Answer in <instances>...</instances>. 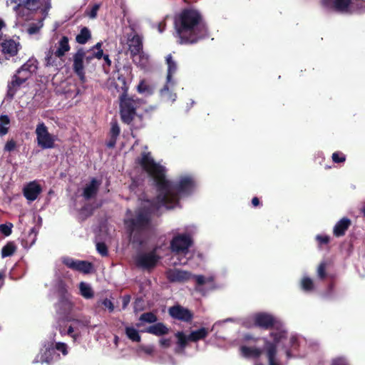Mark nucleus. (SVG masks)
I'll return each instance as SVG.
<instances>
[{
    "instance_id": "58",
    "label": "nucleus",
    "mask_w": 365,
    "mask_h": 365,
    "mask_svg": "<svg viewBox=\"0 0 365 365\" xmlns=\"http://www.w3.org/2000/svg\"><path fill=\"white\" fill-rule=\"evenodd\" d=\"M130 302V297L124 296L123 298V309H125Z\"/></svg>"
},
{
    "instance_id": "15",
    "label": "nucleus",
    "mask_w": 365,
    "mask_h": 365,
    "mask_svg": "<svg viewBox=\"0 0 365 365\" xmlns=\"http://www.w3.org/2000/svg\"><path fill=\"white\" fill-rule=\"evenodd\" d=\"M165 274L169 282L176 283L185 282L192 277L190 272L177 268L168 269Z\"/></svg>"
},
{
    "instance_id": "49",
    "label": "nucleus",
    "mask_w": 365,
    "mask_h": 365,
    "mask_svg": "<svg viewBox=\"0 0 365 365\" xmlns=\"http://www.w3.org/2000/svg\"><path fill=\"white\" fill-rule=\"evenodd\" d=\"M11 224H3L0 225V232L5 236H9L11 233Z\"/></svg>"
},
{
    "instance_id": "3",
    "label": "nucleus",
    "mask_w": 365,
    "mask_h": 365,
    "mask_svg": "<svg viewBox=\"0 0 365 365\" xmlns=\"http://www.w3.org/2000/svg\"><path fill=\"white\" fill-rule=\"evenodd\" d=\"M174 26L181 44L196 43L209 36L200 13L195 9H185L177 15Z\"/></svg>"
},
{
    "instance_id": "36",
    "label": "nucleus",
    "mask_w": 365,
    "mask_h": 365,
    "mask_svg": "<svg viewBox=\"0 0 365 365\" xmlns=\"http://www.w3.org/2000/svg\"><path fill=\"white\" fill-rule=\"evenodd\" d=\"M7 4L12 6L13 11L17 16L19 17L21 16L23 12V0H10V1L7 2Z\"/></svg>"
},
{
    "instance_id": "17",
    "label": "nucleus",
    "mask_w": 365,
    "mask_h": 365,
    "mask_svg": "<svg viewBox=\"0 0 365 365\" xmlns=\"http://www.w3.org/2000/svg\"><path fill=\"white\" fill-rule=\"evenodd\" d=\"M41 191L42 188L36 181L31 182L24 186V197L29 201H34Z\"/></svg>"
},
{
    "instance_id": "7",
    "label": "nucleus",
    "mask_w": 365,
    "mask_h": 365,
    "mask_svg": "<svg viewBox=\"0 0 365 365\" xmlns=\"http://www.w3.org/2000/svg\"><path fill=\"white\" fill-rule=\"evenodd\" d=\"M96 325L91 324V317L89 316H81L79 318L71 320L66 331L60 330L61 335H68L73 341L79 340L86 329L93 330Z\"/></svg>"
},
{
    "instance_id": "51",
    "label": "nucleus",
    "mask_w": 365,
    "mask_h": 365,
    "mask_svg": "<svg viewBox=\"0 0 365 365\" xmlns=\"http://www.w3.org/2000/svg\"><path fill=\"white\" fill-rule=\"evenodd\" d=\"M96 248L98 252L102 255V256H106L108 254L107 247L105 244L103 243H97L96 244Z\"/></svg>"
},
{
    "instance_id": "59",
    "label": "nucleus",
    "mask_w": 365,
    "mask_h": 365,
    "mask_svg": "<svg viewBox=\"0 0 365 365\" xmlns=\"http://www.w3.org/2000/svg\"><path fill=\"white\" fill-rule=\"evenodd\" d=\"M233 321H234V320H233V319H232V318H227V319H225V320H224V321H220V322H216V323L213 325V327H212V329H211V330H210V331H212V330H213V329H214V327H215V325L218 324H222V323H225V322H233Z\"/></svg>"
},
{
    "instance_id": "1",
    "label": "nucleus",
    "mask_w": 365,
    "mask_h": 365,
    "mask_svg": "<svg viewBox=\"0 0 365 365\" xmlns=\"http://www.w3.org/2000/svg\"><path fill=\"white\" fill-rule=\"evenodd\" d=\"M143 170L153 179L158 189L155 202L141 200L138 209L133 212L128 210L124 224L129 233L131 242L141 246L143 240L141 235L153 229L151 213L161 207L173 209L179 204L180 198L192 194L195 188V178L191 174H182L176 182L166 178V168L156 163L150 153H143L138 160Z\"/></svg>"
},
{
    "instance_id": "19",
    "label": "nucleus",
    "mask_w": 365,
    "mask_h": 365,
    "mask_svg": "<svg viewBox=\"0 0 365 365\" xmlns=\"http://www.w3.org/2000/svg\"><path fill=\"white\" fill-rule=\"evenodd\" d=\"M1 51L6 58L15 56L19 49V43L13 39L4 40L1 43Z\"/></svg>"
},
{
    "instance_id": "46",
    "label": "nucleus",
    "mask_w": 365,
    "mask_h": 365,
    "mask_svg": "<svg viewBox=\"0 0 365 365\" xmlns=\"http://www.w3.org/2000/svg\"><path fill=\"white\" fill-rule=\"evenodd\" d=\"M354 2L355 8L353 10L354 12H363L365 11V0H352Z\"/></svg>"
},
{
    "instance_id": "37",
    "label": "nucleus",
    "mask_w": 365,
    "mask_h": 365,
    "mask_svg": "<svg viewBox=\"0 0 365 365\" xmlns=\"http://www.w3.org/2000/svg\"><path fill=\"white\" fill-rule=\"evenodd\" d=\"M10 124V120L7 115L0 116V135L3 136L8 132Z\"/></svg>"
},
{
    "instance_id": "23",
    "label": "nucleus",
    "mask_w": 365,
    "mask_h": 365,
    "mask_svg": "<svg viewBox=\"0 0 365 365\" xmlns=\"http://www.w3.org/2000/svg\"><path fill=\"white\" fill-rule=\"evenodd\" d=\"M165 62L168 66L167 76H166V80H167L168 83H170L172 81H175V79L173 78V76L178 71L177 62L175 60H173L171 54H168L165 57Z\"/></svg>"
},
{
    "instance_id": "52",
    "label": "nucleus",
    "mask_w": 365,
    "mask_h": 365,
    "mask_svg": "<svg viewBox=\"0 0 365 365\" xmlns=\"http://www.w3.org/2000/svg\"><path fill=\"white\" fill-rule=\"evenodd\" d=\"M100 8V4H94L91 9L90 10V11L88 13V16L91 18V19H95L97 16V12L98 11Z\"/></svg>"
},
{
    "instance_id": "45",
    "label": "nucleus",
    "mask_w": 365,
    "mask_h": 365,
    "mask_svg": "<svg viewBox=\"0 0 365 365\" xmlns=\"http://www.w3.org/2000/svg\"><path fill=\"white\" fill-rule=\"evenodd\" d=\"M315 239L318 243L319 247L323 245H327L330 241V237L327 235H317Z\"/></svg>"
},
{
    "instance_id": "30",
    "label": "nucleus",
    "mask_w": 365,
    "mask_h": 365,
    "mask_svg": "<svg viewBox=\"0 0 365 365\" xmlns=\"http://www.w3.org/2000/svg\"><path fill=\"white\" fill-rule=\"evenodd\" d=\"M175 337L178 339V346L175 348V351L176 353H183L187 341H190L188 336H186L182 331H178L175 334Z\"/></svg>"
},
{
    "instance_id": "4",
    "label": "nucleus",
    "mask_w": 365,
    "mask_h": 365,
    "mask_svg": "<svg viewBox=\"0 0 365 365\" xmlns=\"http://www.w3.org/2000/svg\"><path fill=\"white\" fill-rule=\"evenodd\" d=\"M193 243L192 237L188 233H178L170 241V249L173 253L172 257L174 265L187 264L190 257V247Z\"/></svg>"
},
{
    "instance_id": "33",
    "label": "nucleus",
    "mask_w": 365,
    "mask_h": 365,
    "mask_svg": "<svg viewBox=\"0 0 365 365\" xmlns=\"http://www.w3.org/2000/svg\"><path fill=\"white\" fill-rule=\"evenodd\" d=\"M209 334V330L205 328H200L190 332L188 335V339L191 341H197L198 340L205 338Z\"/></svg>"
},
{
    "instance_id": "42",
    "label": "nucleus",
    "mask_w": 365,
    "mask_h": 365,
    "mask_svg": "<svg viewBox=\"0 0 365 365\" xmlns=\"http://www.w3.org/2000/svg\"><path fill=\"white\" fill-rule=\"evenodd\" d=\"M37 69V61L35 59H30L24 63V72L28 71L30 73L35 72Z\"/></svg>"
},
{
    "instance_id": "55",
    "label": "nucleus",
    "mask_w": 365,
    "mask_h": 365,
    "mask_svg": "<svg viewBox=\"0 0 365 365\" xmlns=\"http://www.w3.org/2000/svg\"><path fill=\"white\" fill-rule=\"evenodd\" d=\"M15 147L16 143L14 140H11L6 143L4 149L6 151L11 152L14 150Z\"/></svg>"
},
{
    "instance_id": "60",
    "label": "nucleus",
    "mask_w": 365,
    "mask_h": 365,
    "mask_svg": "<svg viewBox=\"0 0 365 365\" xmlns=\"http://www.w3.org/2000/svg\"><path fill=\"white\" fill-rule=\"evenodd\" d=\"M252 205H253L254 207L257 206V205L259 204V199H258L257 197H254V198H252Z\"/></svg>"
},
{
    "instance_id": "50",
    "label": "nucleus",
    "mask_w": 365,
    "mask_h": 365,
    "mask_svg": "<svg viewBox=\"0 0 365 365\" xmlns=\"http://www.w3.org/2000/svg\"><path fill=\"white\" fill-rule=\"evenodd\" d=\"M138 91L140 93H150L149 86L145 83L144 81H141L138 86Z\"/></svg>"
},
{
    "instance_id": "16",
    "label": "nucleus",
    "mask_w": 365,
    "mask_h": 365,
    "mask_svg": "<svg viewBox=\"0 0 365 365\" xmlns=\"http://www.w3.org/2000/svg\"><path fill=\"white\" fill-rule=\"evenodd\" d=\"M168 312L173 318L185 322H190L193 317L192 314L189 309L180 305H175L170 307Z\"/></svg>"
},
{
    "instance_id": "25",
    "label": "nucleus",
    "mask_w": 365,
    "mask_h": 365,
    "mask_svg": "<svg viewBox=\"0 0 365 365\" xmlns=\"http://www.w3.org/2000/svg\"><path fill=\"white\" fill-rule=\"evenodd\" d=\"M100 184L101 182L96 179H92L84 188L83 197L87 200L93 197L97 193Z\"/></svg>"
},
{
    "instance_id": "27",
    "label": "nucleus",
    "mask_w": 365,
    "mask_h": 365,
    "mask_svg": "<svg viewBox=\"0 0 365 365\" xmlns=\"http://www.w3.org/2000/svg\"><path fill=\"white\" fill-rule=\"evenodd\" d=\"M196 281V287L195 289L196 291L205 294V291L203 289V285L207 284H212L213 282V277L211 276L205 277L203 275H195L192 276Z\"/></svg>"
},
{
    "instance_id": "31",
    "label": "nucleus",
    "mask_w": 365,
    "mask_h": 365,
    "mask_svg": "<svg viewBox=\"0 0 365 365\" xmlns=\"http://www.w3.org/2000/svg\"><path fill=\"white\" fill-rule=\"evenodd\" d=\"M146 331L156 336H161L166 334L168 332V329L162 323H157L150 326Z\"/></svg>"
},
{
    "instance_id": "12",
    "label": "nucleus",
    "mask_w": 365,
    "mask_h": 365,
    "mask_svg": "<svg viewBox=\"0 0 365 365\" xmlns=\"http://www.w3.org/2000/svg\"><path fill=\"white\" fill-rule=\"evenodd\" d=\"M325 7L342 14H351L355 8L352 0H323Z\"/></svg>"
},
{
    "instance_id": "11",
    "label": "nucleus",
    "mask_w": 365,
    "mask_h": 365,
    "mask_svg": "<svg viewBox=\"0 0 365 365\" xmlns=\"http://www.w3.org/2000/svg\"><path fill=\"white\" fill-rule=\"evenodd\" d=\"M61 261L68 268L83 274L91 272L93 269V265L91 262L85 260L76 259L68 256L62 257Z\"/></svg>"
},
{
    "instance_id": "20",
    "label": "nucleus",
    "mask_w": 365,
    "mask_h": 365,
    "mask_svg": "<svg viewBox=\"0 0 365 365\" xmlns=\"http://www.w3.org/2000/svg\"><path fill=\"white\" fill-rule=\"evenodd\" d=\"M175 84V81L168 83L166 81L165 86L160 89V95L164 101L173 103L176 101L177 94L172 91Z\"/></svg>"
},
{
    "instance_id": "28",
    "label": "nucleus",
    "mask_w": 365,
    "mask_h": 365,
    "mask_svg": "<svg viewBox=\"0 0 365 365\" xmlns=\"http://www.w3.org/2000/svg\"><path fill=\"white\" fill-rule=\"evenodd\" d=\"M69 50L68 38L66 36H63L58 43V48L55 51V56L58 58H61Z\"/></svg>"
},
{
    "instance_id": "13",
    "label": "nucleus",
    "mask_w": 365,
    "mask_h": 365,
    "mask_svg": "<svg viewBox=\"0 0 365 365\" xmlns=\"http://www.w3.org/2000/svg\"><path fill=\"white\" fill-rule=\"evenodd\" d=\"M38 145L43 149L51 148L54 145V137L51 135L43 123H39L36 129Z\"/></svg>"
},
{
    "instance_id": "34",
    "label": "nucleus",
    "mask_w": 365,
    "mask_h": 365,
    "mask_svg": "<svg viewBox=\"0 0 365 365\" xmlns=\"http://www.w3.org/2000/svg\"><path fill=\"white\" fill-rule=\"evenodd\" d=\"M127 337L134 342H139L140 341V336L138 331L133 327H126L125 329Z\"/></svg>"
},
{
    "instance_id": "38",
    "label": "nucleus",
    "mask_w": 365,
    "mask_h": 365,
    "mask_svg": "<svg viewBox=\"0 0 365 365\" xmlns=\"http://www.w3.org/2000/svg\"><path fill=\"white\" fill-rule=\"evenodd\" d=\"M16 249V246L13 242H8L1 250V257L4 258L12 255Z\"/></svg>"
},
{
    "instance_id": "35",
    "label": "nucleus",
    "mask_w": 365,
    "mask_h": 365,
    "mask_svg": "<svg viewBox=\"0 0 365 365\" xmlns=\"http://www.w3.org/2000/svg\"><path fill=\"white\" fill-rule=\"evenodd\" d=\"M91 38V32L86 27H83L76 36V41L80 44H85Z\"/></svg>"
},
{
    "instance_id": "57",
    "label": "nucleus",
    "mask_w": 365,
    "mask_h": 365,
    "mask_svg": "<svg viewBox=\"0 0 365 365\" xmlns=\"http://www.w3.org/2000/svg\"><path fill=\"white\" fill-rule=\"evenodd\" d=\"M95 58L101 59L103 56V51L102 49L98 50L96 52L93 51Z\"/></svg>"
},
{
    "instance_id": "9",
    "label": "nucleus",
    "mask_w": 365,
    "mask_h": 365,
    "mask_svg": "<svg viewBox=\"0 0 365 365\" xmlns=\"http://www.w3.org/2000/svg\"><path fill=\"white\" fill-rule=\"evenodd\" d=\"M73 69L82 82L86 80L83 62L89 64L95 58L91 50L86 51L83 48H79L73 56Z\"/></svg>"
},
{
    "instance_id": "43",
    "label": "nucleus",
    "mask_w": 365,
    "mask_h": 365,
    "mask_svg": "<svg viewBox=\"0 0 365 365\" xmlns=\"http://www.w3.org/2000/svg\"><path fill=\"white\" fill-rule=\"evenodd\" d=\"M140 320L143 322L154 323L157 321V317L154 314L151 312H147L141 314L140 317Z\"/></svg>"
},
{
    "instance_id": "47",
    "label": "nucleus",
    "mask_w": 365,
    "mask_h": 365,
    "mask_svg": "<svg viewBox=\"0 0 365 365\" xmlns=\"http://www.w3.org/2000/svg\"><path fill=\"white\" fill-rule=\"evenodd\" d=\"M332 160L335 163H344L346 160V155L340 152H335L331 156Z\"/></svg>"
},
{
    "instance_id": "26",
    "label": "nucleus",
    "mask_w": 365,
    "mask_h": 365,
    "mask_svg": "<svg viewBox=\"0 0 365 365\" xmlns=\"http://www.w3.org/2000/svg\"><path fill=\"white\" fill-rule=\"evenodd\" d=\"M120 129L118 123L114 120L111 122V128L110 130V139L107 143L108 148H113L115 145L117 138L120 134Z\"/></svg>"
},
{
    "instance_id": "56",
    "label": "nucleus",
    "mask_w": 365,
    "mask_h": 365,
    "mask_svg": "<svg viewBox=\"0 0 365 365\" xmlns=\"http://www.w3.org/2000/svg\"><path fill=\"white\" fill-rule=\"evenodd\" d=\"M160 344L163 347H169L171 344V340L170 339H160Z\"/></svg>"
},
{
    "instance_id": "41",
    "label": "nucleus",
    "mask_w": 365,
    "mask_h": 365,
    "mask_svg": "<svg viewBox=\"0 0 365 365\" xmlns=\"http://www.w3.org/2000/svg\"><path fill=\"white\" fill-rule=\"evenodd\" d=\"M327 267V262L325 261H322L318 266L317 269V277L320 279H323L326 277V270Z\"/></svg>"
},
{
    "instance_id": "32",
    "label": "nucleus",
    "mask_w": 365,
    "mask_h": 365,
    "mask_svg": "<svg viewBox=\"0 0 365 365\" xmlns=\"http://www.w3.org/2000/svg\"><path fill=\"white\" fill-rule=\"evenodd\" d=\"M300 288L304 292H312L315 289L313 279L308 276H304L300 280Z\"/></svg>"
},
{
    "instance_id": "62",
    "label": "nucleus",
    "mask_w": 365,
    "mask_h": 365,
    "mask_svg": "<svg viewBox=\"0 0 365 365\" xmlns=\"http://www.w3.org/2000/svg\"><path fill=\"white\" fill-rule=\"evenodd\" d=\"M101 46H102V43L101 42H98L91 50L92 51L94 49L99 50V49H101Z\"/></svg>"
},
{
    "instance_id": "39",
    "label": "nucleus",
    "mask_w": 365,
    "mask_h": 365,
    "mask_svg": "<svg viewBox=\"0 0 365 365\" xmlns=\"http://www.w3.org/2000/svg\"><path fill=\"white\" fill-rule=\"evenodd\" d=\"M38 232V227L36 226L32 227L30 230V233L28 236V240H26V242H24V248H26L27 244H29V247H31L35 243Z\"/></svg>"
},
{
    "instance_id": "6",
    "label": "nucleus",
    "mask_w": 365,
    "mask_h": 365,
    "mask_svg": "<svg viewBox=\"0 0 365 365\" xmlns=\"http://www.w3.org/2000/svg\"><path fill=\"white\" fill-rule=\"evenodd\" d=\"M56 335L55 332H51L42 341L40 351L35 357L34 363L53 365L61 359V355L56 352L54 346Z\"/></svg>"
},
{
    "instance_id": "40",
    "label": "nucleus",
    "mask_w": 365,
    "mask_h": 365,
    "mask_svg": "<svg viewBox=\"0 0 365 365\" xmlns=\"http://www.w3.org/2000/svg\"><path fill=\"white\" fill-rule=\"evenodd\" d=\"M54 346L56 352L61 353L63 356H66L68 354V346L63 342H56L55 341Z\"/></svg>"
},
{
    "instance_id": "2",
    "label": "nucleus",
    "mask_w": 365,
    "mask_h": 365,
    "mask_svg": "<svg viewBox=\"0 0 365 365\" xmlns=\"http://www.w3.org/2000/svg\"><path fill=\"white\" fill-rule=\"evenodd\" d=\"M271 339L265 338L262 339L263 341V349L252 346L242 345L240 348L242 356L245 358H258L263 351L265 352L269 365H284L282 362L278 349L282 347L287 359L296 356H303L304 354L300 352V346L304 339L291 336L287 337V333L283 329L273 330L270 333ZM244 340L249 341L252 340L254 342L261 341V339H254L250 334L244 336Z\"/></svg>"
},
{
    "instance_id": "44",
    "label": "nucleus",
    "mask_w": 365,
    "mask_h": 365,
    "mask_svg": "<svg viewBox=\"0 0 365 365\" xmlns=\"http://www.w3.org/2000/svg\"><path fill=\"white\" fill-rule=\"evenodd\" d=\"M59 304L63 307V312H68L71 310L72 308V303L67 298L63 297L60 301Z\"/></svg>"
},
{
    "instance_id": "18",
    "label": "nucleus",
    "mask_w": 365,
    "mask_h": 365,
    "mask_svg": "<svg viewBox=\"0 0 365 365\" xmlns=\"http://www.w3.org/2000/svg\"><path fill=\"white\" fill-rule=\"evenodd\" d=\"M128 45L130 54L138 53L143 51V37L133 32L128 38Z\"/></svg>"
},
{
    "instance_id": "48",
    "label": "nucleus",
    "mask_w": 365,
    "mask_h": 365,
    "mask_svg": "<svg viewBox=\"0 0 365 365\" xmlns=\"http://www.w3.org/2000/svg\"><path fill=\"white\" fill-rule=\"evenodd\" d=\"M331 365H350L348 359L344 356H338L333 359Z\"/></svg>"
},
{
    "instance_id": "5",
    "label": "nucleus",
    "mask_w": 365,
    "mask_h": 365,
    "mask_svg": "<svg viewBox=\"0 0 365 365\" xmlns=\"http://www.w3.org/2000/svg\"><path fill=\"white\" fill-rule=\"evenodd\" d=\"M51 8V0H24V9L34 12L40 11L41 16L36 22L27 25L26 32L29 36L38 35L43 26V21Z\"/></svg>"
},
{
    "instance_id": "22",
    "label": "nucleus",
    "mask_w": 365,
    "mask_h": 365,
    "mask_svg": "<svg viewBox=\"0 0 365 365\" xmlns=\"http://www.w3.org/2000/svg\"><path fill=\"white\" fill-rule=\"evenodd\" d=\"M351 220L347 217H343L339 220L333 228V234L335 237H339L345 235L346 231L351 225Z\"/></svg>"
},
{
    "instance_id": "8",
    "label": "nucleus",
    "mask_w": 365,
    "mask_h": 365,
    "mask_svg": "<svg viewBox=\"0 0 365 365\" xmlns=\"http://www.w3.org/2000/svg\"><path fill=\"white\" fill-rule=\"evenodd\" d=\"M127 89L120 97V113L122 120L130 124L136 116V110L140 105L138 98L130 97L126 94Z\"/></svg>"
},
{
    "instance_id": "24",
    "label": "nucleus",
    "mask_w": 365,
    "mask_h": 365,
    "mask_svg": "<svg viewBox=\"0 0 365 365\" xmlns=\"http://www.w3.org/2000/svg\"><path fill=\"white\" fill-rule=\"evenodd\" d=\"M133 62L140 68L145 69L149 64V56L143 51L131 54Z\"/></svg>"
},
{
    "instance_id": "21",
    "label": "nucleus",
    "mask_w": 365,
    "mask_h": 365,
    "mask_svg": "<svg viewBox=\"0 0 365 365\" xmlns=\"http://www.w3.org/2000/svg\"><path fill=\"white\" fill-rule=\"evenodd\" d=\"M22 70L23 66L18 68L16 73L12 76L11 81L8 86L7 95L11 98L15 95L16 92L20 88L23 83L22 79L18 76V74L21 73Z\"/></svg>"
},
{
    "instance_id": "63",
    "label": "nucleus",
    "mask_w": 365,
    "mask_h": 365,
    "mask_svg": "<svg viewBox=\"0 0 365 365\" xmlns=\"http://www.w3.org/2000/svg\"><path fill=\"white\" fill-rule=\"evenodd\" d=\"M103 59L108 66L111 64V61L110 60L108 55H104Z\"/></svg>"
},
{
    "instance_id": "54",
    "label": "nucleus",
    "mask_w": 365,
    "mask_h": 365,
    "mask_svg": "<svg viewBox=\"0 0 365 365\" xmlns=\"http://www.w3.org/2000/svg\"><path fill=\"white\" fill-rule=\"evenodd\" d=\"M140 349L143 351L145 354L151 355L154 351V346L153 345H142Z\"/></svg>"
},
{
    "instance_id": "14",
    "label": "nucleus",
    "mask_w": 365,
    "mask_h": 365,
    "mask_svg": "<svg viewBox=\"0 0 365 365\" xmlns=\"http://www.w3.org/2000/svg\"><path fill=\"white\" fill-rule=\"evenodd\" d=\"M251 319L257 327L269 329L277 323V319L271 314L259 312L252 315Z\"/></svg>"
},
{
    "instance_id": "61",
    "label": "nucleus",
    "mask_w": 365,
    "mask_h": 365,
    "mask_svg": "<svg viewBox=\"0 0 365 365\" xmlns=\"http://www.w3.org/2000/svg\"><path fill=\"white\" fill-rule=\"evenodd\" d=\"M165 24L163 22H161L158 24V31L160 33H162L165 30Z\"/></svg>"
},
{
    "instance_id": "29",
    "label": "nucleus",
    "mask_w": 365,
    "mask_h": 365,
    "mask_svg": "<svg viewBox=\"0 0 365 365\" xmlns=\"http://www.w3.org/2000/svg\"><path fill=\"white\" fill-rule=\"evenodd\" d=\"M80 294L86 299H91L94 297V291L91 285L87 282H81L78 285Z\"/></svg>"
},
{
    "instance_id": "10",
    "label": "nucleus",
    "mask_w": 365,
    "mask_h": 365,
    "mask_svg": "<svg viewBox=\"0 0 365 365\" xmlns=\"http://www.w3.org/2000/svg\"><path fill=\"white\" fill-rule=\"evenodd\" d=\"M159 259L156 250H153L149 252H139L135 257V262L138 267L148 269L154 267Z\"/></svg>"
},
{
    "instance_id": "53",
    "label": "nucleus",
    "mask_w": 365,
    "mask_h": 365,
    "mask_svg": "<svg viewBox=\"0 0 365 365\" xmlns=\"http://www.w3.org/2000/svg\"><path fill=\"white\" fill-rule=\"evenodd\" d=\"M101 304L106 308H107L110 312H113V310H114V305H113V302L110 299L106 298V299L102 300Z\"/></svg>"
},
{
    "instance_id": "64",
    "label": "nucleus",
    "mask_w": 365,
    "mask_h": 365,
    "mask_svg": "<svg viewBox=\"0 0 365 365\" xmlns=\"http://www.w3.org/2000/svg\"><path fill=\"white\" fill-rule=\"evenodd\" d=\"M4 282V275L0 272V287L3 285Z\"/></svg>"
}]
</instances>
